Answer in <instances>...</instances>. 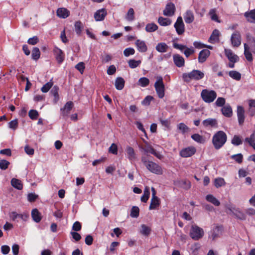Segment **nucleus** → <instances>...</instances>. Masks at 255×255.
Returning a JSON list of instances; mask_svg holds the SVG:
<instances>
[{
	"instance_id": "nucleus-17",
	"label": "nucleus",
	"mask_w": 255,
	"mask_h": 255,
	"mask_svg": "<svg viewBox=\"0 0 255 255\" xmlns=\"http://www.w3.org/2000/svg\"><path fill=\"white\" fill-rule=\"evenodd\" d=\"M53 52L57 62L59 63H61L64 59V54L63 51L59 48L55 47L53 49Z\"/></svg>"
},
{
	"instance_id": "nucleus-39",
	"label": "nucleus",
	"mask_w": 255,
	"mask_h": 255,
	"mask_svg": "<svg viewBox=\"0 0 255 255\" xmlns=\"http://www.w3.org/2000/svg\"><path fill=\"white\" fill-rule=\"evenodd\" d=\"M125 18L128 21H132L135 19L134 11L132 8L128 9Z\"/></svg>"
},
{
	"instance_id": "nucleus-55",
	"label": "nucleus",
	"mask_w": 255,
	"mask_h": 255,
	"mask_svg": "<svg viewBox=\"0 0 255 255\" xmlns=\"http://www.w3.org/2000/svg\"><path fill=\"white\" fill-rule=\"evenodd\" d=\"M9 164V162L6 160H0V168L2 170H5L8 168Z\"/></svg>"
},
{
	"instance_id": "nucleus-20",
	"label": "nucleus",
	"mask_w": 255,
	"mask_h": 255,
	"mask_svg": "<svg viewBox=\"0 0 255 255\" xmlns=\"http://www.w3.org/2000/svg\"><path fill=\"white\" fill-rule=\"evenodd\" d=\"M237 116L240 125H242L245 120V111L243 107L238 106Z\"/></svg>"
},
{
	"instance_id": "nucleus-42",
	"label": "nucleus",
	"mask_w": 255,
	"mask_h": 255,
	"mask_svg": "<svg viewBox=\"0 0 255 255\" xmlns=\"http://www.w3.org/2000/svg\"><path fill=\"white\" fill-rule=\"evenodd\" d=\"M149 84V80L146 77H142L139 79L137 82V85L142 87H145Z\"/></svg>"
},
{
	"instance_id": "nucleus-40",
	"label": "nucleus",
	"mask_w": 255,
	"mask_h": 255,
	"mask_svg": "<svg viewBox=\"0 0 255 255\" xmlns=\"http://www.w3.org/2000/svg\"><path fill=\"white\" fill-rule=\"evenodd\" d=\"M150 190L148 186H146L144 190L143 195L141 197V201L143 202L146 203L149 197Z\"/></svg>"
},
{
	"instance_id": "nucleus-45",
	"label": "nucleus",
	"mask_w": 255,
	"mask_h": 255,
	"mask_svg": "<svg viewBox=\"0 0 255 255\" xmlns=\"http://www.w3.org/2000/svg\"><path fill=\"white\" fill-rule=\"evenodd\" d=\"M191 138L198 143H204L205 141L204 138L198 133H195L192 135Z\"/></svg>"
},
{
	"instance_id": "nucleus-12",
	"label": "nucleus",
	"mask_w": 255,
	"mask_h": 255,
	"mask_svg": "<svg viewBox=\"0 0 255 255\" xmlns=\"http://www.w3.org/2000/svg\"><path fill=\"white\" fill-rule=\"evenodd\" d=\"M231 41L233 47H239L241 45V37L239 31H236L232 34Z\"/></svg>"
},
{
	"instance_id": "nucleus-33",
	"label": "nucleus",
	"mask_w": 255,
	"mask_h": 255,
	"mask_svg": "<svg viewBox=\"0 0 255 255\" xmlns=\"http://www.w3.org/2000/svg\"><path fill=\"white\" fill-rule=\"evenodd\" d=\"M206 199L207 201L212 203L215 206H219L220 205V201L211 194L207 195L206 196Z\"/></svg>"
},
{
	"instance_id": "nucleus-8",
	"label": "nucleus",
	"mask_w": 255,
	"mask_h": 255,
	"mask_svg": "<svg viewBox=\"0 0 255 255\" xmlns=\"http://www.w3.org/2000/svg\"><path fill=\"white\" fill-rule=\"evenodd\" d=\"M144 143L143 146H140L139 148L141 150H143L145 153H151L158 158H161V155L157 152H156L152 146L145 140L142 139Z\"/></svg>"
},
{
	"instance_id": "nucleus-1",
	"label": "nucleus",
	"mask_w": 255,
	"mask_h": 255,
	"mask_svg": "<svg viewBox=\"0 0 255 255\" xmlns=\"http://www.w3.org/2000/svg\"><path fill=\"white\" fill-rule=\"evenodd\" d=\"M226 134L223 131L217 132L213 136L212 143L216 149L221 148L227 141Z\"/></svg>"
},
{
	"instance_id": "nucleus-21",
	"label": "nucleus",
	"mask_w": 255,
	"mask_h": 255,
	"mask_svg": "<svg viewBox=\"0 0 255 255\" xmlns=\"http://www.w3.org/2000/svg\"><path fill=\"white\" fill-rule=\"evenodd\" d=\"M210 54V52L208 49H203L201 50L198 56V61L199 63L204 62L207 58L209 57Z\"/></svg>"
},
{
	"instance_id": "nucleus-7",
	"label": "nucleus",
	"mask_w": 255,
	"mask_h": 255,
	"mask_svg": "<svg viewBox=\"0 0 255 255\" xmlns=\"http://www.w3.org/2000/svg\"><path fill=\"white\" fill-rule=\"evenodd\" d=\"M225 54L230 61L228 67L231 68H234L235 63L239 61V56L229 49H225Z\"/></svg>"
},
{
	"instance_id": "nucleus-4",
	"label": "nucleus",
	"mask_w": 255,
	"mask_h": 255,
	"mask_svg": "<svg viewBox=\"0 0 255 255\" xmlns=\"http://www.w3.org/2000/svg\"><path fill=\"white\" fill-rule=\"evenodd\" d=\"M201 97L206 103H212L217 97V93L214 90L204 89L201 92Z\"/></svg>"
},
{
	"instance_id": "nucleus-46",
	"label": "nucleus",
	"mask_w": 255,
	"mask_h": 255,
	"mask_svg": "<svg viewBox=\"0 0 255 255\" xmlns=\"http://www.w3.org/2000/svg\"><path fill=\"white\" fill-rule=\"evenodd\" d=\"M40 56V52L38 48L34 47L32 51L31 57L32 59L37 60Z\"/></svg>"
},
{
	"instance_id": "nucleus-37",
	"label": "nucleus",
	"mask_w": 255,
	"mask_h": 255,
	"mask_svg": "<svg viewBox=\"0 0 255 255\" xmlns=\"http://www.w3.org/2000/svg\"><path fill=\"white\" fill-rule=\"evenodd\" d=\"M11 184L14 188L18 190H21L23 187L21 181L15 178H12L11 179Z\"/></svg>"
},
{
	"instance_id": "nucleus-16",
	"label": "nucleus",
	"mask_w": 255,
	"mask_h": 255,
	"mask_svg": "<svg viewBox=\"0 0 255 255\" xmlns=\"http://www.w3.org/2000/svg\"><path fill=\"white\" fill-rule=\"evenodd\" d=\"M173 60L175 65L178 67H182L184 66L185 60L184 58L179 54H176L173 55Z\"/></svg>"
},
{
	"instance_id": "nucleus-2",
	"label": "nucleus",
	"mask_w": 255,
	"mask_h": 255,
	"mask_svg": "<svg viewBox=\"0 0 255 255\" xmlns=\"http://www.w3.org/2000/svg\"><path fill=\"white\" fill-rule=\"evenodd\" d=\"M204 77V73L198 70H193L189 73L182 74V79L185 82L189 83L192 80L198 81Z\"/></svg>"
},
{
	"instance_id": "nucleus-29",
	"label": "nucleus",
	"mask_w": 255,
	"mask_h": 255,
	"mask_svg": "<svg viewBox=\"0 0 255 255\" xmlns=\"http://www.w3.org/2000/svg\"><path fill=\"white\" fill-rule=\"evenodd\" d=\"M222 227L220 226H216L211 231L210 236L213 240L218 237L221 233Z\"/></svg>"
},
{
	"instance_id": "nucleus-53",
	"label": "nucleus",
	"mask_w": 255,
	"mask_h": 255,
	"mask_svg": "<svg viewBox=\"0 0 255 255\" xmlns=\"http://www.w3.org/2000/svg\"><path fill=\"white\" fill-rule=\"evenodd\" d=\"M232 143L235 145H239L242 143V140L240 136L234 135L232 139Z\"/></svg>"
},
{
	"instance_id": "nucleus-6",
	"label": "nucleus",
	"mask_w": 255,
	"mask_h": 255,
	"mask_svg": "<svg viewBox=\"0 0 255 255\" xmlns=\"http://www.w3.org/2000/svg\"><path fill=\"white\" fill-rule=\"evenodd\" d=\"M204 234L202 228L198 227L195 224L192 225L190 231V236L194 240L197 241L202 238Z\"/></svg>"
},
{
	"instance_id": "nucleus-11",
	"label": "nucleus",
	"mask_w": 255,
	"mask_h": 255,
	"mask_svg": "<svg viewBox=\"0 0 255 255\" xmlns=\"http://www.w3.org/2000/svg\"><path fill=\"white\" fill-rule=\"evenodd\" d=\"M196 151L194 146H189L182 149L180 151V155L182 157H189L194 155Z\"/></svg>"
},
{
	"instance_id": "nucleus-27",
	"label": "nucleus",
	"mask_w": 255,
	"mask_h": 255,
	"mask_svg": "<svg viewBox=\"0 0 255 255\" xmlns=\"http://www.w3.org/2000/svg\"><path fill=\"white\" fill-rule=\"evenodd\" d=\"M74 29L76 33L78 35H80L81 34L82 31L84 29V25L81 21L78 20L75 22Z\"/></svg>"
},
{
	"instance_id": "nucleus-60",
	"label": "nucleus",
	"mask_w": 255,
	"mask_h": 255,
	"mask_svg": "<svg viewBox=\"0 0 255 255\" xmlns=\"http://www.w3.org/2000/svg\"><path fill=\"white\" fill-rule=\"evenodd\" d=\"M231 158L235 160L238 163H241L243 161V155L242 154L239 153L237 154L233 155Z\"/></svg>"
},
{
	"instance_id": "nucleus-5",
	"label": "nucleus",
	"mask_w": 255,
	"mask_h": 255,
	"mask_svg": "<svg viewBox=\"0 0 255 255\" xmlns=\"http://www.w3.org/2000/svg\"><path fill=\"white\" fill-rule=\"evenodd\" d=\"M155 78L156 81L154 83V88L158 97L162 99L165 95V86L163 78L161 76H157Z\"/></svg>"
},
{
	"instance_id": "nucleus-56",
	"label": "nucleus",
	"mask_w": 255,
	"mask_h": 255,
	"mask_svg": "<svg viewBox=\"0 0 255 255\" xmlns=\"http://www.w3.org/2000/svg\"><path fill=\"white\" fill-rule=\"evenodd\" d=\"M134 53V49L131 47L126 48L124 51V54L126 57H128L130 55H133Z\"/></svg>"
},
{
	"instance_id": "nucleus-50",
	"label": "nucleus",
	"mask_w": 255,
	"mask_h": 255,
	"mask_svg": "<svg viewBox=\"0 0 255 255\" xmlns=\"http://www.w3.org/2000/svg\"><path fill=\"white\" fill-rule=\"evenodd\" d=\"M139 209L137 206H133L130 211V216L132 218H137L139 216Z\"/></svg>"
},
{
	"instance_id": "nucleus-31",
	"label": "nucleus",
	"mask_w": 255,
	"mask_h": 255,
	"mask_svg": "<svg viewBox=\"0 0 255 255\" xmlns=\"http://www.w3.org/2000/svg\"><path fill=\"white\" fill-rule=\"evenodd\" d=\"M155 49L159 52L164 53L167 51L168 46L165 43L161 42L157 44Z\"/></svg>"
},
{
	"instance_id": "nucleus-49",
	"label": "nucleus",
	"mask_w": 255,
	"mask_h": 255,
	"mask_svg": "<svg viewBox=\"0 0 255 255\" xmlns=\"http://www.w3.org/2000/svg\"><path fill=\"white\" fill-rule=\"evenodd\" d=\"M249 105L250 107L249 113L251 116H253L255 113V110L252 109V108H255V100H249Z\"/></svg>"
},
{
	"instance_id": "nucleus-58",
	"label": "nucleus",
	"mask_w": 255,
	"mask_h": 255,
	"mask_svg": "<svg viewBox=\"0 0 255 255\" xmlns=\"http://www.w3.org/2000/svg\"><path fill=\"white\" fill-rule=\"evenodd\" d=\"M180 183L181 186L186 190L189 189L191 187V183L188 180H182Z\"/></svg>"
},
{
	"instance_id": "nucleus-59",
	"label": "nucleus",
	"mask_w": 255,
	"mask_h": 255,
	"mask_svg": "<svg viewBox=\"0 0 255 255\" xmlns=\"http://www.w3.org/2000/svg\"><path fill=\"white\" fill-rule=\"evenodd\" d=\"M30 118L32 120H36L38 117V113L34 110H31L28 113Z\"/></svg>"
},
{
	"instance_id": "nucleus-15",
	"label": "nucleus",
	"mask_w": 255,
	"mask_h": 255,
	"mask_svg": "<svg viewBox=\"0 0 255 255\" xmlns=\"http://www.w3.org/2000/svg\"><path fill=\"white\" fill-rule=\"evenodd\" d=\"M107 14V12L105 8L99 9L94 13L95 19L97 21L103 20Z\"/></svg>"
},
{
	"instance_id": "nucleus-10",
	"label": "nucleus",
	"mask_w": 255,
	"mask_h": 255,
	"mask_svg": "<svg viewBox=\"0 0 255 255\" xmlns=\"http://www.w3.org/2000/svg\"><path fill=\"white\" fill-rule=\"evenodd\" d=\"M174 26L178 35H181L184 32V24L183 23L182 18L181 16H179L177 18L176 22L174 23Z\"/></svg>"
},
{
	"instance_id": "nucleus-23",
	"label": "nucleus",
	"mask_w": 255,
	"mask_h": 255,
	"mask_svg": "<svg viewBox=\"0 0 255 255\" xmlns=\"http://www.w3.org/2000/svg\"><path fill=\"white\" fill-rule=\"evenodd\" d=\"M57 15L61 18H66L69 16L70 11L66 8L61 7L57 9Z\"/></svg>"
},
{
	"instance_id": "nucleus-3",
	"label": "nucleus",
	"mask_w": 255,
	"mask_h": 255,
	"mask_svg": "<svg viewBox=\"0 0 255 255\" xmlns=\"http://www.w3.org/2000/svg\"><path fill=\"white\" fill-rule=\"evenodd\" d=\"M225 208L229 211L227 212L228 213L233 215L236 218L241 220H246V214L240 208L232 204H226Z\"/></svg>"
},
{
	"instance_id": "nucleus-43",
	"label": "nucleus",
	"mask_w": 255,
	"mask_h": 255,
	"mask_svg": "<svg viewBox=\"0 0 255 255\" xmlns=\"http://www.w3.org/2000/svg\"><path fill=\"white\" fill-rule=\"evenodd\" d=\"M158 29V26L154 23H148L145 27V30L148 32H152Z\"/></svg>"
},
{
	"instance_id": "nucleus-51",
	"label": "nucleus",
	"mask_w": 255,
	"mask_h": 255,
	"mask_svg": "<svg viewBox=\"0 0 255 255\" xmlns=\"http://www.w3.org/2000/svg\"><path fill=\"white\" fill-rule=\"evenodd\" d=\"M58 87L55 86L53 88L52 90L51 91V93L52 95L54 96V98L53 101L54 103H56L59 100V95L58 93Z\"/></svg>"
},
{
	"instance_id": "nucleus-36",
	"label": "nucleus",
	"mask_w": 255,
	"mask_h": 255,
	"mask_svg": "<svg viewBox=\"0 0 255 255\" xmlns=\"http://www.w3.org/2000/svg\"><path fill=\"white\" fill-rule=\"evenodd\" d=\"M250 47L246 43L244 44V54L246 58L249 61H252L253 60L252 54L249 51Z\"/></svg>"
},
{
	"instance_id": "nucleus-13",
	"label": "nucleus",
	"mask_w": 255,
	"mask_h": 255,
	"mask_svg": "<svg viewBox=\"0 0 255 255\" xmlns=\"http://www.w3.org/2000/svg\"><path fill=\"white\" fill-rule=\"evenodd\" d=\"M73 106L74 104L72 102H67L64 105V107L60 109L61 115L64 118L68 117Z\"/></svg>"
},
{
	"instance_id": "nucleus-35",
	"label": "nucleus",
	"mask_w": 255,
	"mask_h": 255,
	"mask_svg": "<svg viewBox=\"0 0 255 255\" xmlns=\"http://www.w3.org/2000/svg\"><path fill=\"white\" fill-rule=\"evenodd\" d=\"M160 205V200L158 197L152 198L151 199L150 204L149 206V209H155Z\"/></svg>"
},
{
	"instance_id": "nucleus-47",
	"label": "nucleus",
	"mask_w": 255,
	"mask_h": 255,
	"mask_svg": "<svg viewBox=\"0 0 255 255\" xmlns=\"http://www.w3.org/2000/svg\"><path fill=\"white\" fill-rule=\"evenodd\" d=\"M177 128L183 134L188 132L189 131V128L182 123H179L177 125Z\"/></svg>"
},
{
	"instance_id": "nucleus-64",
	"label": "nucleus",
	"mask_w": 255,
	"mask_h": 255,
	"mask_svg": "<svg viewBox=\"0 0 255 255\" xmlns=\"http://www.w3.org/2000/svg\"><path fill=\"white\" fill-rule=\"evenodd\" d=\"M39 41L38 38L36 36H34L28 39L27 43L29 44L34 45L36 44Z\"/></svg>"
},
{
	"instance_id": "nucleus-62",
	"label": "nucleus",
	"mask_w": 255,
	"mask_h": 255,
	"mask_svg": "<svg viewBox=\"0 0 255 255\" xmlns=\"http://www.w3.org/2000/svg\"><path fill=\"white\" fill-rule=\"evenodd\" d=\"M153 99L152 96H147L142 101L141 103L144 106H148Z\"/></svg>"
},
{
	"instance_id": "nucleus-38",
	"label": "nucleus",
	"mask_w": 255,
	"mask_h": 255,
	"mask_svg": "<svg viewBox=\"0 0 255 255\" xmlns=\"http://www.w3.org/2000/svg\"><path fill=\"white\" fill-rule=\"evenodd\" d=\"M31 216L33 220L36 223L39 222L41 219L40 214L36 209L32 210L31 212Z\"/></svg>"
},
{
	"instance_id": "nucleus-61",
	"label": "nucleus",
	"mask_w": 255,
	"mask_h": 255,
	"mask_svg": "<svg viewBox=\"0 0 255 255\" xmlns=\"http://www.w3.org/2000/svg\"><path fill=\"white\" fill-rule=\"evenodd\" d=\"M135 124L136 125V127H137V128L141 130V131H142L144 134V135L147 138L148 137H147V134H146V132L143 128V125L141 123H140V122L139 121H136L135 122Z\"/></svg>"
},
{
	"instance_id": "nucleus-54",
	"label": "nucleus",
	"mask_w": 255,
	"mask_h": 255,
	"mask_svg": "<svg viewBox=\"0 0 255 255\" xmlns=\"http://www.w3.org/2000/svg\"><path fill=\"white\" fill-rule=\"evenodd\" d=\"M209 15L211 16L212 20L220 22V20L218 19V16L216 13V10L215 9H212L210 10Z\"/></svg>"
},
{
	"instance_id": "nucleus-25",
	"label": "nucleus",
	"mask_w": 255,
	"mask_h": 255,
	"mask_svg": "<svg viewBox=\"0 0 255 255\" xmlns=\"http://www.w3.org/2000/svg\"><path fill=\"white\" fill-rule=\"evenodd\" d=\"M244 16L248 21L251 23H255V9L246 12Z\"/></svg>"
},
{
	"instance_id": "nucleus-19",
	"label": "nucleus",
	"mask_w": 255,
	"mask_h": 255,
	"mask_svg": "<svg viewBox=\"0 0 255 255\" xmlns=\"http://www.w3.org/2000/svg\"><path fill=\"white\" fill-rule=\"evenodd\" d=\"M126 152L128 158L131 161H133L136 159V155L134 149L129 146H128L126 149Z\"/></svg>"
},
{
	"instance_id": "nucleus-63",
	"label": "nucleus",
	"mask_w": 255,
	"mask_h": 255,
	"mask_svg": "<svg viewBox=\"0 0 255 255\" xmlns=\"http://www.w3.org/2000/svg\"><path fill=\"white\" fill-rule=\"evenodd\" d=\"M18 126V122L17 120H14L11 121H10L8 123V127L10 128H11L13 130H15L17 128Z\"/></svg>"
},
{
	"instance_id": "nucleus-48",
	"label": "nucleus",
	"mask_w": 255,
	"mask_h": 255,
	"mask_svg": "<svg viewBox=\"0 0 255 255\" xmlns=\"http://www.w3.org/2000/svg\"><path fill=\"white\" fill-rule=\"evenodd\" d=\"M141 60H135L130 59L128 61V63L130 68L133 69L138 67L141 64Z\"/></svg>"
},
{
	"instance_id": "nucleus-9",
	"label": "nucleus",
	"mask_w": 255,
	"mask_h": 255,
	"mask_svg": "<svg viewBox=\"0 0 255 255\" xmlns=\"http://www.w3.org/2000/svg\"><path fill=\"white\" fill-rule=\"evenodd\" d=\"M146 167L151 172L154 174H162L163 173L161 167L152 161L148 162Z\"/></svg>"
},
{
	"instance_id": "nucleus-26",
	"label": "nucleus",
	"mask_w": 255,
	"mask_h": 255,
	"mask_svg": "<svg viewBox=\"0 0 255 255\" xmlns=\"http://www.w3.org/2000/svg\"><path fill=\"white\" fill-rule=\"evenodd\" d=\"M220 34V32L218 30H214L209 38V41L212 43H215L218 42L219 40Z\"/></svg>"
},
{
	"instance_id": "nucleus-34",
	"label": "nucleus",
	"mask_w": 255,
	"mask_h": 255,
	"mask_svg": "<svg viewBox=\"0 0 255 255\" xmlns=\"http://www.w3.org/2000/svg\"><path fill=\"white\" fill-rule=\"evenodd\" d=\"M222 114L227 117H230L232 115V109L231 106L226 105L222 109Z\"/></svg>"
},
{
	"instance_id": "nucleus-30",
	"label": "nucleus",
	"mask_w": 255,
	"mask_h": 255,
	"mask_svg": "<svg viewBox=\"0 0 255 255\" xmlns=\"http://www.w3.org/2000/svg\"><path fill=\"white\" fill-rule=\"evenodd\" d=\"M125 81L122 77H118L115 81V87L118 90H122L125 86Z\"/></svg>"
},
{
	"instance_id": "nucleus-57",
	"label": "nucleus",
	"mask_w": 255,
	"mask_h": 255,
	"mask_svg": "<svg viewBox=\"0 0 255 255\" xmlns=\"http://www.w3.org/2000/svg\"><path fill=\"white\" fill-rule=\"evenodd\" d=\"M52 82H47L45 85H44L43 87L41 88V91L43 93L47 92L49 90V89L52 87Z\"/></svg>"
},
{
	"instance_id": "nucleus-41",
	"label": "nucleus",
	"mask_w": 255,
	"mask_h": 255,
	"mask_svg": "<svg viewBox=\"0 0 255 255\" xmlns=\"http://www.w3.org/2000/svg\"><path fill=\"white\" fill-rule=\"evenodd\" d=\"M225 184L226 182L224 179L222 177H218L214 180V185L217 188L223 186L225 185Z\"/></svg>"
},
{
	"instance_id": "nucleus-24",
	"label": "nucleus",
	"mask_w": 255,
	"mask_h": 255,
	"mask_svg": "<svg viewBox=\"0 0 255 255\" xmlns=\"http://www.w3.org/2000/svg\"><path fill=\"white\" fill-rule=\"evenodd\" d=\"M203 125L205 127H217L218 123L215 119L209 118L203 121Z\"/></svg>"
},
{
	"instance_id": "nucleus-52",
	"label": "nucleus",
	"mask_w": 255,
	"mask_h": 255,
	"mask_svg": "<svg viewBox=\"0 0 255 255\" xmlns=\"http://www.w3.org/2000/svg\"><path fill=\"white\" fill-rule=\"evenodd\" d=\"M141 233L144 236H148L151 232V229L145 225H142L141 226Z\"/></svg>"
},
{
	"instance_id": "nucleus-44",
	"label": "nucleus",
	"mask_w": 255,
	"mask_h": 255,
	"mask_svg": "<svg viewBox=\"0 0 255 255\" xmlns=\"http://www.w3.org/2000/svg\"><path fill=\"white\" fill-rule=\"evenodd\" d=\"M229 75L230 77L237 81H239L241 79V74L237 71H230L229 72Z\"/></svg>"
},
{
	"instance_id": "nucleus-22",
	"label": "nucleus",
	"mask_w": 255,
	"mask_h": 255,
	"mask_svg": "<svg viewBox=\"0 0 255 255\" xmlns=\"http://www.w3.org/2000/svg\"><path fill=\"white\" fill-rule=\"evenodd\" d=\"M184 19L186 23H191L194 20V15L191 10H187L184 13Z\"/></svg>"
},
{
	"instance_id": "nucleus-18",
	"label": "nucleus",
	"mask_w": 255,
	"mask_h": 255,
	"mask_svg": "<svg viewBox=\"0 0 255 255\" xmlns=\"http://www.w3.org/2000/svg\"><path fill=\"white\" fill-rule=\"evenodd\" d=\"M135 45L137 49L140 52H145L147 50V46L143 40H136L135 42Z\"/></svg>"
},
{
	"instance_id": "nucleus-32",
	"label": "nucleus",
	"mask_w": 255,
	"mask_h": 255,
	"mask_svg": "<svg viewBox=\"0 0 255 255\" xmlns=\"http://www.w3.org/2000/svg\"><path fill=\"white\" fill-rule=\"evenodd\" d=\"M172 21L168 18L160 16L158 19V23L162 26H168L171 24Z\"/></svg>"
},
{
	"instance_id": "nucleus-28",
	"label": "nucleus",
	"mask_w": 255,
	"mask_h": 255,
	"mask_svg": "<svg viewBox=\"0 0 255 255\" xmlns=\"http://www.w3.org/2000/svg\"><path fill=\"white\" fill-rule=\"evenodd\" d=\"M245 142L248 143L255 150V131L245 139Z\"/></svg>"
},
{
	"instance_id": "nucleus-14",
	"label": "nucleus",
	"mask_w": 255,
	"mask_h": 255,
	"mask_svg": "<svg viewBox=\"0 0 255 255\" xmlns=\"http://www.w3.org/2000/svg\"><path fill=\"white\" fill-rule=\"evenodd\" d=\"M175 11V5L171 2H170L166 4L165 9L163 10V14L167 16H172L174 14Z\"/></svg>"
}]
</instances>
